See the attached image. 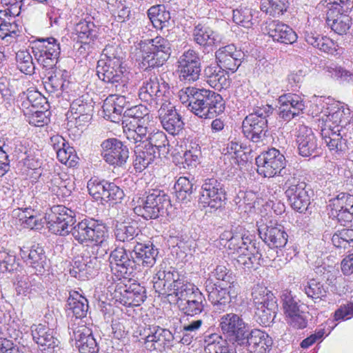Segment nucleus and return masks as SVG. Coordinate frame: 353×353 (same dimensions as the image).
Instances as JSON below:
<instances>
[{
	"instance_id": "19",
	"label": "nucleus",
	"mask_w": 353,
	"mask_h": 353,
	"mask_svg": "<svg viewBox=\"0 0 353 353\" xmlns=\"http://www.w3.org/2000/svg\"><path fill=\"white\" fill-rule=\"evenodd\" d=\"M128 245L117 247L110 252L109 260L111 270L117 272V277L128 279L135 271L137 266L132 248Z\"/></svg>"
},
{
	"instance_id": "28",
	"label": "nucleus",
	"mask_w": 353,
	"mask_h": 353,
	"mask_svg": "<svg viewBox=\"0 0 353 353\" xmlns=\"http://www.w3.org/2000/svg\"><path fill=\"white\" fill-rule=\"evenodd\" d=\"M296 137L298 152L301 156L310 157L318 155L321 148L312 128L305 125H299Z\"/></svg>"
},
{
	"instance_id": "2",
	"label": "nucleus",
	"mask_w": 353,
	"mask_h": 353,
	"mask_svg": "<svg viewBox=\"0 0 353 353\" xmlns=\"http://www.w3.org/2000/svg\"><path fill=\"white\" fill-rule=\"evenodd\" d=\"M124 53L119 46H106L101 58L98 61L96 70L100 80L105 88L114 93L113 105L117 108H129L132 96L129 93L130 83L128 72L123 65Z\"/></svg>"
},
{
	"instance_id": "4",
	"label": "nucleus",
	"mask_w": 353,
	"mask_h": 353,
	"mask_svg": "<svg viewBox=\"0 0 353 353\" xmlns=\"http://www.w3.org/2000/svg\"><path fill=\"white\" fill-rule=\"evenodd\" d=\"M273 112L272 105L265 104L245 117L242 123V132L247 139L257 145L265 143L268 137V118Z\"/></svg>"
},
{
	"instance_id": "48",
	"label": "nucleus",
	"mask_w": 353,
	"mask_h": 353,
	"mask_svg": "<svg viewBox=\"0 0 353 353\" xmlns=\"http://www.w3.org/2000/svg\"><path fill=\"white\" fill-rule=\"evenodd\" d=\"M67 305L69 310H71L77 319H83L86 316L88 311V299L79 294L78 292H73L70 294L67 301Z\"/></svg>"
},
{
	"instance_id": "41",
	"label": "nucleus",
	"mask_w": 353,
	"mask_h": 353,
	"mask_svg": "<svg viewBox=\"0 0 353 353\" xmlns=\"http://www.w3.org/2000/svg\"><path fill=\"white\" fill-rule=\"evenodd\" d=\"M150 110L143 105H134L127 109L123 112L122 117V124H150L152 116L150 114Z\"/></svg>"
},
{
	"instance_id": "36",
	"label": "nucleus",
	"mask_w": 353,
	"mask_h": 353,
	"mask_svg": "<svg viewBox=\"0 0 353 353\" xmlns=\"http://www.w3.org/2000/svg\"><path fill=\"white\" fill-rule=\"evenodd\" d=\"M230 231L226 232L224 236H227L228 239V248L232 252L241 253L244 251H249L250 249L256 250V241L253 239V236L246 232Z\"/></svg>"
},
{
	"instance_id": "56",
	"label": "nucleus",
	"mask_w": 353,
	"mask_h": 353,
	"mask_svg": "<svg viewBox=\"0 0 353 353\" xmlns=\"http://www.w3.org/2000/svg\"><path fill=\"white\" fill-rule=\"evenodd\" d=\"M281 299L282 307L285 318L304 310L303 304L290 292L283 293Z\"/></svg>"
},
{
	"instance_id": "1",
	"label": "nucleus",
	"mask_w": 353,
	"mask_h": 353,
	"mask_svg": "<svg viewBox=\"0 0 353 353\" xmlns=\"http://www.w3.org/2000/svg\"><path fill=\"white\" fill-rule=\"evenodd\" d=\"M49 231L65 236L70 233L80 244L88 242L103 243L108 237V228L102 222L93 219H85L74 225L76 212L65 205L52 206L45 216Z\"/></svg>"
},
{
	"instance_id": "8",
	"label": "nucleus",
	"mask_w": 353,
	"mask_h": 353,
	"mask_svg": "<svg viewBox=\"0 0 353 353\" xmlns=\"http://www.w3.org/2000/svg\"><path fill=\"white\" fill-rule=\"evenodd\" d=\"M134 208L135 214L145 220L163 216L171 205L170 196L164 191L153 189L145 192Z\"/></svg>"
},
{
	"instance_id": "12",
	"label": "nucleus",
	"mask_w": 353,
	"mask_h": 353,
	"mask_svg": "<svg viewBox=\"0 0 353 353\" xmlns=\"http://www.w3.org/2000/svg\"><path fill=\"white\" fill-rule=\"evenodd\" d=\"M170 94L169 84L155 74L145 77L139 90V99L154 108L165 101H168Z\"/></svg>"
},
{
	"instance_id": "29",
	"label": "nucleus",
	"mask_w": 353,
	"mask_h": 353,
	"mask_svg": "<svg viewBox=\"0 0 353 353\" xmlns=\"http://www.w3.org/2000/svg\"><path fill=\"white\" fill-rule=\"evenodd\" d=\"M145 346L150 351L157 350L162 352L166 348L172 346L174 336L172 332L167 329L159 326L150 327L145 330Z\"/></svg>"
},
{
	"instance_id": "53",
	"label": "nucleus",
	"mask_w": 353,
	"mask_h": 353,
	"mask_svg": "<svg viewBox=\"0 0 353 353\" xmlns=\"http://www.w3.org/2000/svg\"><path fill=\"white\" fill-rule=\"evenodd\" d=\"M256 13L253 9L245 6H239L237 8L233 10V21L245 28H250L254 24V14Z\"/></svg>"
},
{
	"instance_id": "40",
	"label": "nucleus",
	"mask_w": 353,
	"mask_h": 353,
	"mask_svg": "<svg viewBox=\"0 0 353 353\" xmlns=\"http://www.w3.org/2000/svg\"><path fill=\"white\" fill-rule=\"evenodd\" d=\"M225 70L218 65H210L203 70L204 81L212 88L221 90L230 85L228 77L225 73Z\"/></svg>"
},
{
	"instance_id": "10",
	"label": "nucleus",
	"mask_w": 353,
	"mask_h": 353,
	"mask_svg": "<svg viewBox=\"0 0 353 353\" xmlns=\"http://www.w3.org/2000/svg\"><path fill=\"white\" fill-rule=\"evenodd\" d=\"M252 296L256 307V321L262 326H270L278 311L276 297L267 288L259 285L254 287Z\"/></svg>"
},
{
	"instance_id": "50",
	"label": "nucleus",
	"mask_w": 353,
	"mask_h": 353,
	"mask_svg": "<svg viewBox=\"0 0 353 353\" xmlns=\"http://www.w3.org/2000/svg\"><path fill=\"white\" fill-rule=\"evenodd\" d=\"M262 254L258 250L250 249L249 251H244L239 253L236 258V264L239 268L245 271L255 270L259 264Z\"/></svg>"
},
{
	"instance_id": "43",
	"label": "nucleus",
	"mask_w": 353,
	"mask_h": 353,
	"mask_svg": "<svg viewBox=\"0 0 353 353\" xmlns=\"http://www.w3.org/2000/svg\"><path fill=\"white\" fill-rule=\"evenodd\" d=\"M140 230L137 223L134 221H124L118 223L114 229V236L117 241L125 244L130 243L134 246L138 241L136 237L139 235Z\"/></svg>"
},
{
	"instance_id": "35",
	"label": "nucleus",
	"mask_w": 353,
	"mask_h": 353,
	"mask_svg": "<svg viewBox=\"0 0 353 353\" xmlns=\"http://www.w3.org/2000/svg\"><path fill=\"white\" fill-rule=\"evenodd\" d=\"M30 330L33 341L44 350L54 349L60 344L57 332L46 325L33 324Z\"/></svg>"
},
{
	"instance_id": "3",
	"label": "nucleus",
	"mask_w": 353,
	"mask_h": 353,
	"mask_svg": "<svg viewBox=\"0 0 353 353\" xmlns=\"http://www.w3.org/2000/svg\"><path fill=\"white\" fill-rule=\"evenodd\" d=\"M179 97L182 103H188V109L201 119H214L225 109L222 96L208 89L188 87L181 90Z\"/></svg>"
},
{
	"instance_id": "59",
	"label": "nucleus",
	"mask_w": 353,
	"mask_h": 353,
	"mask_svg": "<svg viewBox=\"0 0 353 353\" xmlns=\"http://www.w3.org/2000/svg\"><path fill=\"white\" fill-rule=\"evenodd\" d=\"M201 155V150L198 147L186 150L183 156L174 157V162L176 165H181L183 168L195 167L198 163L199 157Z\"/></svg>"
},
{
	"instance_id": "6",
	"label": "nucleus",
	"mask_w": 353,
	"mask_h": 353,
	"mask_svg": "<svg viewBox=\"0 0 353 353\" xmlns=\"http://www.w3.org/2000/svg\"><path fill=\"white\" fill-rule=\"evenodd\" d=\"M286 163L285 156L274 148L262 152L256 158L259 174L264 177L280 176L283 181L297 171L291 166L286 167Z\"/></svg>"
},
{
	"instance_id": "25",
	"label": "nucleus",
	"mask_w": 353,
	"mask_h": 353,
	"mask_svg": "<svg viewBox=\"0 0 353 353\" xmlns=\"http://www.w3.org/2000/svg\"><path fill=\"white\" fill-rule=\"evenodd\" d=\"M117 301L125 306L140 305L146 299V290L138 283L118 284L114 292Z\"/></svg>"
},
{
	"instance_id": "45",
	"label": "nucleus",
	"mask_w": 353,
	"mask_h": 353,
	"mask_svg": "<svg viewBox=\"0 0 353 353\" xmlns=\"http://www.w3.org/2000/svg\"><path fill=\"white\" fill-rule=\"evenodd\" d=\"M326 13V23L332 30L339 35L347 34L352 25V17L350 12L332 13L330 15Z\"/></svg>"
},
{
	"instance_id": "58",
	"label": "nucleus",
	"mask_w": 353,
	"mask_h": 353,
	"mask_svg": "<svg viewBox=\"0 0 353 353\" xmlns=\"http://www.w3.org/2000/svg\"><path fill=\"white\" fill-rule=\"evenodd\" d=\"M208 278H213L217 284L237 285L232 272L224 265H217Z\"/></svg>"
},
{
	"instance_id": "34",
	"label": "nucleus",
	"mask_w": 353,
	"mask_h": 353,
	"mask_svg": "<svg viewBox=\"0 0 353 353\" xmlns=\"http://www.w3.org/2000/svg\"><path fill=\"white\" fill-rule=\"evenodd\" d=\"M21 256L26 263L32 268L37 274H42L48 268L47 256L43 248L39 244L21 249Z\"/></svg>"
},
{
	"instance_id": "46",
	"label": "nucleus",
	"mask_w": 353,
	"mask_h": 353,
	"mask_svg": "<svg viewBox=\"0 0 353 353\" xmlns=\"http://www.w3.org/2000/svg\"><path fill=\"white\" fill-rule=\"evenodd\" d=\"M147 15L156 29L162 30L170 25L171 14L164 4L151 6L147 11Z\"/></svg>"
},
{
	"instance_id": "15",
	"label": "nucleus",
	"mask_w": 353,
	"mask_h": 353,
	"mask_svg": "<svg viewBox=\"0 0 353 353\" xmlns=\"http://www.w3.org/2000/svg\"><path fill=\"white\" fill-rule=\"evenodd\" d=\"M152 282L156 292L175 296L190 283L181 277L174 268H163L161 265L153 276Z\"/></svg>"
},
{
	"instance_id": "61",
	"label": "nucleus",
	"mask_w": 353,
	"mask_h": 353,
	"mask_svg": "<svg viewBox=\"0 0 353 353\" xmlns=\"http://www.w3.org/2000/svg\"><path fill=\"white\" fill-rule=\"evenodd\" d=\"M8 145V153L12 152L19 162L22 161V158L28 155V152L30 151L32 148L30 147L28 143L26 140H20L19 139H14L11 141L6 143L3 142L1 146Z\"/></svg>"
},
{
	"instance_id": "62",
	"label": "nucleus",
	"mask_w": 353,
	"mask_h": 353,
	"mask_svg": "<svg viewBox=\"0 0 353 353\" xmlns=\"http://www.w3.org/2000/svg\"><path fill=\"white\" fill-rule=\"evenodd\" d=\"M19 267V264L16 256L0 248V272H13L17 270Z\"/></svg>"
},
{
	"instance_id": "38",
	"label": "nucleus",
	"mask_w": 353,
	"mask_h": 353,
	"mask_svg": "<svg viewBox=\"0 0 353 353\" xmlns=\"http://www.w3.org/2000/svg\"><path fill=\"white\" fill-rule=\"evenodd\" d=\"M48 183L50 190L58 198H67L74 190L73 179L64 172L52 174Z\"/></svg>"
},
{
	"instance_id": "60",
	"label": "nucleus",
	"mask_w": 353,
	"mask_h": 353,
	"mask_svg": "<svg viewBox=\"0 0 353 353\" xmlns=\"http://www.w3.org/2000/svg\"><path fill=\"white\" fill-rule=\"evenodd\" d=\"M321 3L330 15L341 12H350L353 8V0H322Z\"/></svg>"
},
{
	"instance_id": "23",
	"label": "nucleus",
	"mask_w": 353,
	"mask_h": 353,
	"mask_svg": "<svg viewBox=\"0 0 353 353\" xmlns=\"http://www.w3.org/2000/svg\"><path fill=\"white\" fill-rule=\"evenodd\" d=\"M101 156L103 160L114 167H123L129 158V149L121 140L109 138L101 144Z\"/></svg>"
},
{
	"instance_id": "49",
	"label": "nucleus",
	"mask_w": 353,
	"mask_h": 353,
	"mask_svg": "<svg viewBox=\"0 0 353 353\" xmlns=\"http://www.w3.org/2000/svg\"><path fill=\"white\" fill-rule=\"evenodd\" d=\"M289 0H261V10L272 17L283 15L289 8Z\"/></svg>"
},
{
	"instance_id": "42",
	"label": "nucleus",
	"mask_w": 353,
	"mask_h": 353,
	"mask_svg": "<svg viewBox=\"0 0 353 353\" xmlns=\"http://www.w3.org/2000/svg\"><path fill=\"white\" fill-rule=\"evenodd\" d=\"M304 37L309 45L319 49L320 51L331 55L339 54L337 52L338 45L330 38L311 31H305Z\"/></svg>"
},
{
	"instance_id": "11",
	"label": "nucleus",
	"mask_w": 353,
	"mask_h": 353,
	"mask_svg": "<svg viewBox=\"0 0 353 353\" xmlns=\"http://www.w3.org/2000/svg\"><path fill=\"white\" fill-rule=\"evenodd\" d=\"M179 310L187 316L207 317L205 296L194 284L190 283L176 296Z\"/></svg>"
},
{
	"instance_id": "51",
	"label": "nucleus",
	"mask_w": 353,
	"mask_h": 353,
	"mask_svg": "<svg viewBox=\"0 0 353 353\" xmlns=\"http://www.w3.org/2000/svg\"><path fill=\"white\" fill-rule=\"evenodd\" d=\"M150 124H132L123 125V132L126 138L134 143L145 144L146 143V135L148 132V126Z\"/></svg>"
},
{
	"instance_id": "32",
	"label": "nucleus",
	"mask_w": 353,
	"mask_h": 353,
	"mask_svg": "<svg viewBox=\"0 0 353 353\" xmlns=\"http://www.w3.org/2000/svg\"><path fill=\"white\" fill-rule=\"evenodd\" d=\"M137 271L141 272L144 268H150L154 265L159 250L151 241L137 242L132 246Z\"/></svg>"
},
{
	"instance_id": "5",
	"label": "nucleus",
	"mask_w": 353,
	"mask_h": 353,
	"mask_svg": "<svg viewBox=\"0 0 353 353\" xmlns=\"http://www.w3.org/2000/svg\"><path fill=\"white\" fill-rule=\"evenodd\" d=\"M108 236L105 239L103 243L88 242L85 244L87 247L81 252L80 255L75 256L72 262V268L70 274L79 280H88L97 275L100 270L101 263L97 256L98 248L104 245Z\"/></svg>"
},
{
	"instance_id": "26",
	"label": "nucleus",
	"mask_w": 353,
	"mask_h": 353,
	"mask_svg": "<svg viewBox=\"0 0 353 353\" xmlns=\"http://www.w3.org/2000/svg\"><path fill=\"white\" fill-rule=\"evenodd\" d=\"M244 57V52L233 43L220 47L215 52L217 65L221 68L232 72L237 70Z\"/></svg>"
},
{
	"instance_id": "18",
	"label": "nucleus",
	"mask_w": 353,
	"mask_h": 353,
	"mask_svg": "<svg viewBox=\"0 0 353 353\" xmlns=\"http://www.w3.org/2000/svg\"><path fill=\"white\" fill-rule=\"evenodd\" d=\"M219 327L225 339L233 345H239L245 339V334L250 325L241 315L230 312L221 316Z\"/></svg>"
},
{
	"instance_id": "20",
	"label": "nucleus",
	"mask_w": 353,
	"mask_h": 353,
	"mask_svg": "<svg viewBox=\"0 0 353 353\" xmlns=\"http://www.w3.org/2000/svg\"><path fill=\"white\" fill-rule=\"evenodd\" d=\"M321 134L330 151L339 154L347 150V143L351 139V132H348L347 128L332 125L330 122H325L321 127Z\"/></svg>"
},
{
	"instance_id": "55",
	"label": "nucleus",
	"mask_w": 353,
	"mask_h": 353,
	"mask_svg": "<svg viewBox=\"0 0 353 353\" xmlns=\"http://www.w3.org/2000/svg\"><path fill=\"white\" fill-rule=\"evenodd\" d=\"M176 190V196L179 201H190L192 199V194L196 188L194 183L185 176H181L176 181L174 185Z\"/></svg>"
},
{
	"instance_id": "64",
	"label": "nucleus",
	"mask_w": 353,
	"mask_h": 353,
	"mask_svg": "<svg viewBox=\"0 0 353 353\" xmlns=\"http://www.w3.org/2000/svg\"><path fill=\"white\" fill-rule=\"evenodd\" d=\"M108 181L101 180L97 177H92L88 182L87 188L88 192L95 200L103 201L105 196V190L108 185Z\"/></svg>"
},
{
	"instance_id": "57",
	"label": "nucleus",
	"mask_w": 353,
	"mask_h": 353,
	"mask_svg": "<svg viewBox=\"0 0 353 353\" xmlns=\"http://www.w3.org/2000/svg\"><path fill=\"white\" fill-rule=\"evenodd\" d=\"M304 291L308 297L318 302L326 297L327 288L316 279H311L304 286Z\"/></svg>"
},
{
	"instance_id": "27",
	"label": "nucleus",
	"mask_w": 353,
	"mask_h": 353,
	"mask_svg": "<svg viewBox=\"0 0 353 353\" xmlns=\"http://www.w3.org/2000/svg\"><path fill=\"white\" fill-rule=\"evenodd\" d=\"M161 123L165 130L172 135L179 134L184 128V122L175 106L165 101L158 110Z\"/></svg>"
},
{
	"instance_id": "22",
	"label": "nucleus",
	"mask_w": 353,
	"mask_h": 353,
	"mask_svg": "<svg viewBox=\"0 0 353 353\" xmlns=\"http://www.w3.org/2000/svg\"><path fill=\"white\" fill-rule=\"evenodd\" d=\"M51 70L48 72L46 79L43 81L46 90L56 97L67 94L69 97L68 100L71 101L70 96L74 95L70 92L74 90L77 85L68 80V72L60 69L53 68Z\"/></svg>"
},
{
	"instance_id": "44",
	"label": "nucleus",
	"mask_w": 353,
	"mask_h": 353,
	"mask_svg": "<svg viewBox=\"0 0 353 353\" xmlns=\"http://www.w3.org/2000/svg\"><path fill=\"white\" fill-rule=\"evenodd\" d=\"M157 154L152 147L145 144H139L134 149L133 166L137 172L144 170L157 157Z\"/></svg>"
},
{
	"instance_id": "9",
	"label": "nucleus",
	"mask_w": 353,
	"mask_h": 353,
	"mask_svg": "<svg viewBox=\"0 0 353 353\" xmlns=\"http://www.w3.org/2000/svg\"><path fill=\"white\" fill-rule=\"evenodd\" d=\"M283 181L285 194L291 208L299 213L305 212L312 194L310 186L301 180L297 171Z\"/></svg>"
},
{
	"instance_id": "17",
	"label": "nucleus",
	"mask_w": 353,
	"mask_h": 353,
	"mask_svg": "<svg viewBox=\"0 0 353 353\" xmlns=\"http://www.w3.org/2000/svg\"><path fill=\"white\" fill-rule=\"evenodd\" d=\"M236 286L215 283L213 278H208L205 282L208 300L215 310L223 312L230 307L232 299L236 296L238 294Z\"/></svg>"
},
{
	"instance_id": "21",
	"label": "nucleus",
	"mask_w": 353,
	"mask_h": 353,
	"mask_svg": "<svg viewBox=\"0 0 353 353\" xmlns=\"http://www.w3.org/2000/svg\"><path fill=\"white\" fill-rule=\"evenodd\" d=\"M70 339L74 341V345L79 353H99V346L94 338L92 330L83 323H73L68 326Z\"/></svg>"
},
{
	"instance_id": "24",
	"label": "nucleus",
	"mask_w": 353,
	"mask_h": 353,
	"mask_svg": "<svg viewBox=\"0 0 353 353\" xmlns=\"http://www.w3.org/2000/svg\"><path fill=\"white\" fill-rule=\"evenodd\" d=\"M278 103L279 104V117L285 121H290L303 114L305 108V101L303 98L296 94H283L279 97Z\"/></svg>"
},
{
	"instance_id": "16",
	"label": "nucleus",
	"mask_w": 353,
	"mask_h": 353,
	"mask_svg": "<svg viewBox=\"0 0 353 353\" xmlns=\"http://www.w3.org/2000/svg\"><path fill=\"white\" fill-rule=\"evenodd\" d=\"M201 59L200 53L192 48L185 50L179 55L176 68L181 81L192 83L199 79Z\"/></svg>"
},
{
	"instance_id": "7",
	"label": "nucleus",
	"mask_w": 353,
	"mask_h": 353,
	"mask_svg": "<svg viewBox=\"0 0 353 353\" xmlns=\"http://www.w3.org/2000/svg\"><path fill=\"white\" fill-rule=\"evenodd\" d=\"M171 46L170 42L161 37L141 42L140 43L141 52L140 66L145 70L162 66L172 54Z\"/></svg>"
},
{
	"instance_id": "30",
	"label": "nucleus",
	"mask_w": 353,
	"mask_h": 353,
	"mask_svg": "<svg viewBox=\"0 0 353 353\" xmlns=\"http://www.w3.org/2000/svg\"><path fill=\"white\" fill-rule=\"evenodd\" d=\"M245 336L239 346L246 347L251 352L266 353L273 344V341L268 334L259 329H250L249 327Z\"/></svg>"
},
{
	"instance_id": "52",
	"label": "nucleus",
	"mask_w": 353,
	"mask_h": 353,
	"mask_svg": "<svg viewBox=\"0 0 353 353\" xmlns=\"http://www.w3.org/2000/svg\"><path fill=\"white\" fill-rule=\"evenodd\" d=\"M145 144L148 147H152V149L157 151L158 156L168 153L169 141L163 131L157 130L150 133L146 139Z\"/></svg>"
},
{
	"instance_id": "37",
	"label": "nucleus",
	"mask_w": 353,
	"mask_h": 353,
	"mask_svg": "<svg viewBox=\"0 0 353 353\" xmlns=\"http://www.w3.org/2000/svg\"><path fill=\"white\" fill-rule=\"evenodd\" d=\"M192 37L196 44L203 48L211 47L219 43L218 33L202 22L194 23Z\"/></svg>"
},
{
	"instance_id": "31",
	"label": "nucleus",
	"mask_w": 353,
	"mask_h": 353,
	"mask_svg": "<svg viewBox=\"0 0 353 353\" xmlns=\"http://www.w3.org/2000/svg\"><path fill=\"white\" fill-rule=\"evenodd\" d=\"M259 235L270 248H282L288 242V235L281 224L273 223L263 225L258 228Z\"/></svg>"
},
{
	"instance_id": "13",
	"label": "nucleus",
	"mask_w": 353,
	"mask_h": 353,
	"mask_svg": "<svg viewBox=\"0 0 353 353\" xmlns=\"http://www.w3.org/2000/svg\"><path fill=\"white\" fill-rule=\"evenodd\" d=\"M1 3L8 8L0 10V39L11 43L19 36L15 17L21 13L23 0H1Z\"/></svg>"
},
{
	"instance_id": "39",
	"label": "nucleus",
	"mask_w": 353,
	"mask_h": 353,
	"mask_svg": "<svg viewBox=\"0 0 353 353\" xmlns=\"http://www.w3.org/2000/svg\"><path fill=\"white\" fill-rule=\"evenodd\" d=\"M74 30L79 42L84 44H90L98 38L101 32V26L94 23L88 17L77 23Z\"/></svg>"
},
{
	"instance_id": "63",
	"label": "nucleus",
	"mask_w": 353,
	"mask_h": 353,
	"mask_svg": "<svg viewBox=\"0 0 353 353\" xmlns=\"http://www.w3.org/2000/svg\"><path fill=\"white\" fill-rule=\"evenodd\" d=\"M17 68L19 70L28 75L34 74L35 65L32 57L28 50H19L16 54Z\"/></svg>"
},
{
	"instance_id": "14",
	"label": "nucleus",
	"mask_w": 353,
	"mask_h": 353,
	"mask_svg": "<svg viewBox=\"0 0 353 353\" xmlns=\"http://www.w3.org/2000/svg\"><path fill=\"white\" fill-rule=\"evenodd\" d=\"M227 199V191L221 179L212 177L203 181L198 199L203 207L221 209L226 204Z\"/></svg>"
},
{
	"instance_id": "47",
	"label": "nucleus",
	"mask_w": 353,
	"mask_h": 353,
	"mask_svg": "<svg viewBox=\"0 0 353 353\" xmlns=\"http://www.w3.org/2000/svg\"><path fill=\"white\" fill-rule=\"evenodd\" d=\"M327 119L325 122H330L332 125H339L347 128L350 121V110L347 106L341 104L328 108Z\"/></svg>"
},
{
	"instance_id": "54",
	"label": "nucleus",
	"mask_w": 353,
	"mask_h": 353,
	"mask_svg": "<svg viewBox=\"0 0 353 353\" xmlns=\"http://www.w3.org/2000/svg\"><path fill=\"white\" fill-rule=\"evenodd\" d=\"M93 108L92 99L88 94H85L72 100L70 111L72 116L79 117L80 114L92 113Z\"/></svg>"
},
{
	"instance_id": "33",
	"label": "nucleus",
	"mask_w": 353,
	"mask_h": 353,
	"mask_svg": "<svg viewBox=\"0 0 353 353\" xmlns=\"http://www.w3.org/2000/svg\"><path fill=\"white\" fill-rule=\"evenodd\" d=\"M264 30L266 34L276 42L292 44L297 39V35L293 29L279 20L267 21Z\"/></svg>"
}]
</instances>
